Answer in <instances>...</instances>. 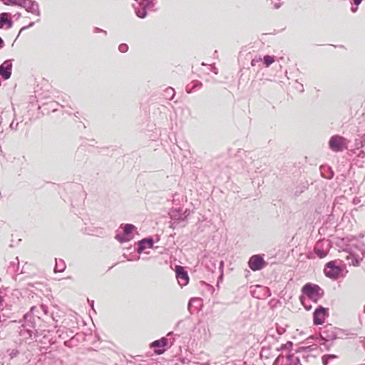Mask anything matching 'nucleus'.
<instances>
[{"mask_svg":"<svg viewBox=\"0 0 365 365\" xmlns=\"http://www.w3.org/2000/svg\"><path fill=\"white\" fill-rule=\"evenodd\" d=\"M282 354L279 355L274 360L272 365H283Z\"/></svg>","mask_w":365,"mask_h":365,"instance_id":"obj_32","label":"nucleus"},{"mask_svg":"<svg viewBox=\"0 0 365 365\" xmlns=\"http://www.w3.org/2000/svg\"><path fill=\"white\" fill-rule=\"evenodd\" d=\"M52 319L53 321H55L56 322H57V320L55 319V318L53 317H52Z\"/></svg>","mask_w":365,"mask_h":365,"instance_id":"obj_54","label":"nucleus"},{"mask_svg":"<svg viewBox=\"0 0 365 365\" xmlns=\"http://www.w3.org/2000/svg\"><path fill=\"white\" fill-rule=\"evenodd\" d=\"M4 45V42L3 41V39L0 37V49L3 48Z\"/></svg>","mask_w":365,"mask_h":365,"instance_id":"obj_45","label":"nucleus"},{"mask_svg":"<svg viewBox=\"0 0 365 365\" xmlns=\"http://www.w3.org/2000/svg\"><path fill=\"white\" fill-rule=\"evenodd\" d=\"M320 338H321V339H322V340H323V341H328V339L326 338V336H324L323 334H321V335H320Z\"/></svg>","mask_w":365,"mask_h":365,"instance_id":"obj_49","label":"nucleus"},{"mask_svg":"<svg viewBox=\"0 0 365 365\" xmlns=\"http://www.w3.org/2000/svg\"><path fill=\"white\" fill-rule=\"evenodd\" d=\"M321 242H318L316 245V246L314 248V251L315 254L319 257V258H324L327 255V251L324 250L323 249L320 248Z\"/></svg>","mask_w":365,"mask_h":365,"instance_id":"obj_16","label":"nucleus"},{"mask_svg":"<svg viewBox=\"0 0 365 365\" xmlns=\"http://www.w3.org/2000/svg\"><path fill=\"white\" fill-rule=\"evenodd\" d=\"M353 265L354 266H359V261L356 259L355 262H352Z\"/></svg>","mask_w":365,"mask_h":365,"instance_id":"obj_46","label":"nucleus"},{"mask_svg":"<svg viewBox=\"0 0 365 365\" xmlns=\"http://www.w3.org/2000/svg\"><path fill=\"white\" fill-rule=\"evenodd\" d=\"M156 0H139L133 4L135 15L140 19H145L148 11H154Z\"/></svg>","mask_w":365,"mask_h":365,"instance_id":"obj_2","label":"nucleus"},{"mask_svg":"<svg viewBox=\"0 0 365 365\" xmlns=\"http://www.w3.org/2000/svg\"><path fill=\"white\" fill-rule=\"evenodd\" d=\"M364 155H365V153H364V151H363V150H361V151L359 152V153L358 154V155H359V157H364Z\"/></svg>","mask_w":365,"mask_h":365,"instance_id":"obj_47","label":"nucleus"},{"mask_svg":"<svg viewBox=\"0 0 365 365\" xmlns=\"http://www.w3.org/2000/svg\"><path fill=\"white\" fill-rule=\"evenodd\" d=\"M4 24H6L8 29L11 28L13 25V21L10 19V14L6 12L0 14V29H2Z\"/></svg>","mask_w":365,"mask_h":365,"instance_id":"obj_15","label":"nucleus"},{"mask_svg":"<svg viewBox=\"0 0 365 365\" xmlns=\"http://www.w3.org/2000/svg\"><path fill=\"white\" fill-rule=\"evenodd\" d=\"M322 364L323 365H328L329 364V359L327 358V355H324L322 358Z\"/></svg>","mask_w":365,"mask_h":365,"instance_id":"obj_39","label":"nucleus"},{"mask_svg":"<svg viewBox=\"0 0 365 365\" xmlns=\"http://www.w3.org/2000/svg\"><path fill=\"white\" fill-rule=\"evenodd\" d=\"M135 1H138L139 0H135Z\"/></svg>","mask_w":365,"mask_h":365,"instance_id":"obj_58","label":"nucleus"},{"mask_svg":"<svg viewBox=\"0 0 365 365\" xmlns=\"http://www.w3.org/2000/svg\"><path fill=\"white\" fill-rule=\"evenodd\" d=\"M34 25V22H31L27 27H31Z\"/></svg>","mask_w":365,"mask_h":365,"instance_id":"obj_53","label":"nucleus"},{"mask_svg":"<svg viewBox=\"0 0 365 365\" xmlns=\"http://www.w3.org/2000/svg\"><path fill=\"white\" fill-rule=\"evenodd\" d=\"M322 175L324 178H327V179H331L333 178L334 176V173L332 171L330 172V174L329 175H325L324 173H322Z\"/></svg>","mask_w":365,"mask_h":365,"instance_id":"obj_41","label":"nucleus"},{"mask_svg":"<svg viewBox=\"0 0 365 365\" xmlns=\"http://www.w3.org/2000/svg\"><path fill=\"white\" fill-rule=\"evenodd\" d=\"M283 365H302L299 356L295 354H282Z\"/></svg>","mask_w":365,"mask_h":365,"instance_id":"obj_12","label":"nucleus"},{"mask_svg":"<svg viewBox=\"0 0 365 365\" xmlns=\"http://www.w3.org/2000/svg\"><path fill=\"white\" fill-rule=\"evenodd\" d=\"M26 10L28 12H30V13L35 14L38 16H40V10H39L38 4L36 1L29 0V1L28 2V4L26 6Z\"/></svg>","mask_w":365,"mask_h":365,"instance_id":"obj_14","label":"nucleus"},{"mask_svg":"<svg viewBox=\"0 0 365 365\" xmlns=\"http://www.w3.org/2000/svg\"><path fill=\"white\" fill-rule=\"evenodd\" d=\"M356 146L357 149L365 146V134L360 139L356 140Z\"/></svg>","mask_w":365,"mask_h":365,"instance_id":"obj_26","label":"nucleus"},{"mask_svg":"<svg viewBox=\"0 0 365 365\" xmlns=\"http://www.w3.org/2000/svg\"><path fill=\"white\" fill-rule=\"evenodd\" d=\"M85 155V149L84 148H78L76 153L75 158L78 161H81L83 159L81 158V157Z\"/></svg>","mask_w":365,"mask_h":365,"instance_id":"obj_25","label":"nucleus"},{"mask_svg":"<svg viewBox=\"0 0 365 365\" xmlns=\"http://www.w3.org/2000/svg\"><path fill=\"white\" fill-rule=\"evenodd\" d=\"M292 346V341H288L285 344H282V346L280 347V349L281 350L287 349L288 348L291 347Z\"/></svg>","mask_w":365,"mask_h":365,"instance_id":"obj_36","label":"nucleus"},{"mask_svg":"<svg viewBox=\"0 0 365 365\" xmlns=\"http://www.w3.org/2000/svg\"><path fill=\"white\" fill-rule=\"evenodd\" d=\"M329 146L333 152H341L347 148V140L341 135H334L330 138Z\"/></svg>","mask_w":365,"mask_h":365,"instance_id":"obj_4","label":"nucleus"},{"mask_svg":"<svg viewBox=\"0 0 365 365\" xmlns=\"http://www.w3.org/2000/svg\"><path fill=\"white\" fill-rule=\"evenodd\" d=\"M26 28V27H22V28H21V31H22V30H24V29H25Z\"/></svg>","mask_w":365,"mask_h":365,"instance_id":"obj_56","label":"nucleus"},{"mask_svg":"<svg viewBox=\"0 0 365 365\" xmlns=\"http://www.w3.org/2000/svg\"><path fill=\"white\" fill-rule=\"evenodd\" d=\"M299 300L306 310L309 311L312 309V305L307 304V299L304 296H300Z\"/></svg>","mask_w":365,"mask_h":365,"instance_id":"obj_27","label":"nucleus"},{"mask_svg":"<svg viewBox=\"0 0 365 365\" xmlns=\"http://www.w3.org/2000/svg\"><path fill=\"white\" fill-rule=\"evenodd\" d=\"M302 295H305L308 299L317 303L324 295V290L317 284L307 283L302 288Z\"/></svg>","mask_w":365,"mask_h":365,"instance_id":"obj_3","label":"nucleus"},{"mask_svg":"<svg viewBox=\"0 0 365 365\" xmlns=\"http://www.w3.org/2000/svg\"><path fill=\"white\" fill-rule=\"evenodd\" d=\"M249 267L252 271H259L264 267L266 262L259 255L252 256L248 262Z\"/></svg>","mask_w":365,"mask_h":365,"instance_id":"obj_7","label":"nucleus"},{"mask_svg":"<svg viewBox=\"0 0 365 365\" xmlns=\"http://www.w3.org/2000/svg\"><path fill=\"white\" fill-rule=\"evenodd\" d=\"M93 32L94 33H103L105 35H107V31H104L102 29H100V28H98V27H95L94 28Z\"/></svg>","mask_w":365,"mask_h":365,"instance_id":"obj_37","label":"nucleus"},{"mask_svg":"<svg viewBox=\"0 0 365 365\" xmlns=\"http://www.w3.org/2000/svg\"><path fill=\"white\" fill-rule=\"evenodd\" d=\"M135 229V226L132 224H125L123 226V233L130 236L132 232Z\"/></svg>","mask_w":365,"mask_h":365,"instance_id":"obj_23","label":"nucleus"},{"mask_svg":"<svg viewBox=\"0 0 365 365\" xmlns=\"http://www.w3.org/2000/svg\"><path fill=\"white\" fill-rule=\"evenodd\" d=\"M11 60H6L0 65V76H1L4 80H7L11 77Z\"/></svg>","mask_w":365,"mask_h":365,"instance_id":"obj_9","label":"nucleus"},{"mask_svg":"<svg viewBox=\"0 0 365 365\" xmlns=\"http://www.w3.org/2000/svg\"><path fill=\"white\" fill-rule=\"evenodd\" d=\"M41 310L42 312H43L44 314L47 315L48 313V308L47 306L44 304H41L39 307L33 306L30 309V312L31 314H36L35 311Z\"/></svg>","mask_w":365,"mask_h":365,"instance_id":"obj_17","label":"nucleus"},{"mask_svg":"<svg viewBox=\"0 0 365 365\" xmlns=\"http://www.w3.org/2000/svg\"><path fill=\"white\" fill-rule=\"evenodd\" d=\"M154 244L153 239L150 237L144 238L138 242L137 252L138 253L143 252L146 248H152Z\"/></svg>","mask_w":365,"mask_h":365,"instance_id":"obj_13","label":"nucleus"},{"mask_svg":"<svg viewBox=\"0 0 365 365\" xmlns=\"http://www.w3.org/2000/svg\"><path fill=\"white\" fill-rule=\"evenodd\" d=\"M164 96L168 100H173L175 96V91L172 87H168L164 91Z\"/></svg>","mask_w":365,"mask_h":365,"instance_id":"obj_19","label":"nucleus"},{"mask_svg":"<svg viewBox=\"0 0 365 365\" xmlns=\"http://www.w3.org/2000/svg\"><path fill=\"white\" fill-rule=\"evenodd\" d=\"M262 61V58L261 56H256L251 61V66H256L259 62Z\"/></svg>","mask_w":365,"mask_h":365,"instance_id":"obj_31","label":"nucleus"},{"mask_svg":"<svg viewBox=\"0 0 365 365\" xmlns=\"http://www.w3.org/2000/svg\"><path fill=\"white\" fill-rule=\"evenodd\" d=\"M360 251L361 254L365 256V244L363 243L361 245H360Z\"/></svg>","mask_w":365,"mask_h":365,"instance_id":"obj_40","label":"nucleus"},{"mask_svg":"<svg viewBox=\"0 0 365 365\" xmlns=\"http://www.w3.org/2000/svg\"><path fill=\"white\" fill-rule=\"evenodd\" d=\"M115 239L118 242L122 243V242H128V241L130 240L131 237L128 236V235H125V233H123V234H117L115 235Z\"/></svg>","mask_w":365,"mask_h":365,"instance_id":"obj_21","label":"nucleus"},{"mask_svg":"<svg viewBox=\"0 0 365 365\" xmlns=\"http://www.w3.org/2000/svg\"><path fill=\"white\" fill-rule=\"evenodd\" d=\"M191 212L189 209H185L184 211L181 207L173 208L169 212L171 219L170 227L175 229L178 226L184 227L187 217L190 215Z\"/></svg>","mask_w":365,"mask_h":365,"instance_id":"obj_1","label":"nucleus"},{"mask_svg":"<svg viewBox=\"0 0 365 365\" xmlns=\"http://www.w3.org/2000/svg\"><path fill=\"white\" fill-rule=\"evenodd\" d=\"M280 6H281V4H274V8H275V9H279Z\"/></svg>","mask_w":365,"mask_h":365,"instance_id":"obj_52","label":"nucleus"},{"mask_svg":"<svg viewBox=\"0 0 365 365\" xmlns=\"http://www.w3.org/2000/svg\"><path fill=\"white\" fill-rule=\"evenodd\" d=\"M40 312H41V310L35 311L36 314H31V312L30 313H27V314H26L24 315V319H26L29 317H31V315L36 316L38 318H41V316L39 315L40 314Z\"/></svg>","mask_w":365,"mask_h":365,"instance_id":"obj_33","label":"nucleus"},{"mask_svg":"<svg viewBox=\"0 0 365 365\" xmlns=\"http://www.w3.org/2000/svg\"><path fill=\"white\" fill-rule=\"evenodd\" d=\"M363 311H364V313L365 314V305L364 306V309H363Z\"/></svg>","mask_w":365,"mask_h":365,"instance_id":"obj_55","label":"nucleus"},{"mask_svg":"<svg viewBox=\"0 0 365 365\" xmlns=\"http://www.w3.org/2000/svg\"><path fill=\"white\" fill-rule=\"evenodd\" d=\"M176 278L181 287L185 286L189 282V277L187 271L182 266H177L175 269Z\"/></svg>","mask_w":365,"mask_h":365,"instance_id":"obj_8","label":"nucleus"},{"mask_svg":"<svg viewBox=\"0 0 365 365\" xmlns=\"http://www.w3.org/2000/svg\"><path fill=\"white\" fill-rule=\"evenodd\" d=\"M19 354V351L17 349H11L9 352V356L11 359L16 357Z\"/></svg>","mask_w":365,"mask_h":365,"instance_id":"obj_35","label":"nucleus"},{"mask_svg":"<svg viewBox=\"0 0 365 365\" xmlns=\"http://www.w3.org/2000/svg\"><path fill=\"white\" fill-rule=\"evenodd\" d=\"M358 8L357 7H351V10L352 12H356L357 11Z\"/></svg>","mask_w":365,"mask_h":365,"instance_id":"obj_51","label":"nucleus"},{"mask_svg":"<svg viewBox=\"0 0 365 365\" xmlns=\"http://www.w3.org/2000/svg\"><path fill=\"white\" fill-rule=\"evenodd\" d=\"M18 125H19V122H16L15 123V120H14L11 124H10V128L11 129H14V130H16L17 129V127H18Z\"/></svg>","mask_w":365,"mask_h":365,"instance_id":"obj_38","label":"nucleus"},{"mask_svg":"<svg viewBox=\"0 0 365 365\" xmlns=\"http://www.w3.org/2000/svg\"><path fill=\"white\" fill-rule=\"evenodd\" d=\"M194 305L196 306V309L198 310L199 307H201V299L197 297L192 298L189 301L188 308L190 309V307Z\"/></svg>","mask_w":365,"mask_h":365,"instance_id":"obj_20","label":"nucleus"},{"mask_svg":"<svg viewBox=\"0 0 365 365\" xmlns=\"http://www.w3.org/2000/svg\"><path fill=\"white\" fill-rule=\"evenodd\" d=\"M359 201H360L359 199L356 198V197L354 198V200H353V202L354 204H357L358 202H359Z\"/></svg>","mask_w":365,"mask_h":365,"instance_id":"obj_48","label":"nucleus"},{"mask_svg":"<svg viewBox=\"0 0 365 365\" xmlns=\"http://www.w3.org/2000/svg\"><path fill=\"white\" fill-rule=\"evenodd\" d=\"M361 1L362 0H353V4H354L355 5L358 6V5H359L361 3Z\"/></svg>","mask_w":365,"mask_h":365,"instance_id":"obj_44","label":"nucleus"},{"mask_svg":"<svg viewBox=\"0 0 365 365\" xmlns=\"http://www.w3.org/2000/svg\"><path fill=\"white\" fill-rule=\"evenodd\" d=\"M128 50V46L126 43H120L118 46V51L121 53H125Z\"/></svg>","mask_w":365,"mask_h":365,"instance_id":"obj_29","label":"nucleus"},{"mask_svg":"<svg viewBox=\"0 0 365 365\" xmlns=\"http://www.w3.org/2000/svg\"><path fill=\"white\" fill-rule=\"evenodd\" d=\"M328 314V309L323 307L322 305L318 306L313 313L314 324L315 325L323 324Z\"/></svg>","mask_w":365,"mask_h":365,"instance_id":"obj_6","label":"nucleus"},{"mask_svg":"<svg viewBox=\"0 0 365 365\" xmlns=\"http://www.w3.org/2000/svg\"><path fill=\"white\" fill-rule=\"evenodd\" d=\"M277 331L279 334H282L285 331V329L282 327H277Z\"/></svg>","mask_w":365,"mask_h":365,"instance_id":"obj_42","label":"nucleus"},{"mask_svg":"<svg viewBox=\"0 0 365 365\" xmlns=\"http://www.w3.org/2000/svg\"><path fill=\"white\" fill-rule=\"evenodd\" d=\"M29 1V0H17L16 6L23 7L26 9Z\"/></svg>","mask_w":365,"mask_h":365,"instance_id":"obj_30","label":"nucleus"},{"mask_svg":"<svg viewBox=\"0 0 365 365\" xmlns=\"http://www.w3.org/2000/svg\"><path fill=\"white\" fill-rule=\"evenodd\" d=\"M168 339L166 337H162L159 340L153 341L151 346L154 348L155 354H162L165 351V346L168 344Z\"/></svg>","mask_w":365,"mask_h":365,"instance_id":"obj_11","label":"nucleus"},{"mask_svg":"<svg viewBox=\"0 0 365 365\" xmlns=\"http://www.w3.org/2000/svg\"><path fill=\"white\" fill-rule=\"evenodd\" d=\"M202 87V83L200 81L193 82V86L190 89L187 88V92L188 93H192L198 89H200Z\"/></svg>","mask_w":365,"mask_h":365,"instance_id":"obj_22","label":"nucleus"},{"mask_svg":"<svg viewBox=\"0 0 365 365\" xmlns=\"http://www.w3.org/2000/svg\"><path fill=\"white\" fill-rule=\"evenodd\" d=\"M172 334H173V332H169V334H168V336L171 335Z\"/></svg>","mask_w":365,"mask_h":365,"instance_id":"obj_57","label":"nucleus"},{"mask_svg":"<svg viewBox=\"0 0 365 365\" xmlns=\"http://www.w3.org/2000/svg\"><path fill=\"white\" fill-rule=\"evenodd\" d=\"M314 350L312 348V346H301L299 347L297 352H307Z\"/></svg>","mask_w":365,"mask_h":365,"instance_id":"obj_28","label":"nucleus"},{"mask_svg":"<svg viewBox=\"0 0 365 365\" xmlns=\"http://www.w3.org/2000/svg\"><path fill=\"white\" fill-rule=\"evenodd\" d=\"M297 88L299 89L302 92L304 91L303 85L301 83H299V86Z\"/></svg>","mask_w":365,"mask_h":365,"instance_id":"obj_50","label":"nucleus"},{"mask_svg":"<svg viewBox=\"0 0 365 365\" xmlns=\"http://www.w3.org/2000/svg\"><path fill=\"white\" fill-rule=\"evenodd\" d=\"M342 272V269L336 265V262L334 261H330L326 264L324 272L326 277L332 279H336Z\"/></svg>","mask_w":365,"mask_h":365,"instance_id":"obj_5","label":"nucleus"},{"mask_svg":"<svg viewBox=\"0 0 365 365\" xmlns=\"http://www.w3.org/2000/svg\"><path fill=\"white\" fill-rule=\"evenodd\" d=\"M219 265V269L221 272V276L222 275V268H223V262L220 261L218 262V261L215 258H207L205 260V267L207 269V270L214 272L217 269V265Z\"/></svg>","mask_w":365,"mask_h":365,"instance_id":"obj_10","label":"nucleus"},{"mask_svg":"<svg viewBox=\"0 0 365 365\" xmlns=\"http://www.w3.org/2000/svg\"><path fill=\"white\" fill-rule=\"evenodd\" d=\"M326 355H327V358H328L329 360L337 358V356L334 354H326Z\"/></svg>","mask_w":365,"mask_h":365,"instance_id":"obj_43","label":"nucleus"},{"mask_svg":"<svg viewBox=\"0 0 365 365\" xmlns=\"http://www.w3.org/2000/svg\"><path fill=\"white\" fill-rule=\"evenodd\" d=\"M262 60L265 66L268 67L274 62V56L266 55L264 56Z\"/></svg>","mask_w":365,"mask_h":365,"instance_id":"obj_24","label":"nucleus"},{"mask_svg":"<svg viewBox=\"0 0 365 365\" xmlns=\"http://www.w3.org/2000/svg\"><path fill=\"white\" fill-rule=\"evenodd\" d=\"M66 269V264L63 259L57 260L56 259V265L54 268L55 272H62Z\"/></svg>","mask_w":365,"mask_h":365,"instance_id":"obj_18","label":"nucleus"},{"mask_svg":"<svg viewBox=\"0 0 365 365\" xmlns=\"http://www.w3.org/2000/svg\"><path fill=\"white\" fill-rule=\"evenodd\" d=\"M4 3L6 5L16 6L17 0H4Z\"/></svg>","mask_w":365,"mask_h":365,"instance_id":"obj_34","label":"nucleus"}]
</instances>
